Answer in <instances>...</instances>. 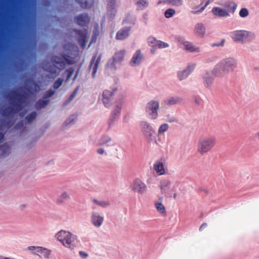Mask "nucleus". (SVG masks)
Wrapping results in <instances>:
<instances>
[{"label":"nucleus","mask_w":259,"mask_h":259,"mask_svg":"<svg viewBox=\"0 0 259 259\" xmlns=\"http://www.w3.org/2000/svg\"><path fill=\"white\" fill-rule=\"evenodd\" d=\"M103 217L101 216L97 212H93L91 216L92 223L96 227H100L103 224Z\"/></svg>","instance_id":"nucleus-22"},{"label":"nucleus","mask_w":259,"mask_h":259,"mask_svg":"<svg viewBox=\"0 0 259 259\" xmlns=\"http://www.w3.org/2000/svg\"><path fill=\"white\" fill-rule=\"evenodd\" d=\"M154 168L155 170L159 175H162L164 174L165 170L164 169V165L162 162L157 161L154 164Z\"/></svg>","instance_id":"nucleus-31"},{"label":"nucleus","mask_w":259,"mask_h":259,"mask_svg":"<svg viewBox=\"0 0 259 259\" xmlns=\"http://www.w3.org/2000/svg\"><path fill=\"white\" fill-rule=\"evenodd\" d=\"M159 108V102L156 100H151L148 102L145 106V112L150 119H156L158 116V110Z\"/></svg>","instance_id":"nucleus-3"},{"label":"nucleus","mask_w":259,"mask_h":259,"mask_svg":"<svg viewBox=\"0 0 259 259\" xmlns=\"http://www.w3.org/2000/svg\"><path fill=\"white\" fill-rule=\"evenodd\" d=\"M142 59V55L140 50H138L134 54L130 62L131 66H136L141 64Z\"/></svg>","instance_id":"nucleus-20"},{"label":"nucleus","mask_w":259,"mask_h":259,"mask_svg":"<svg viewBox=\"0 0 259 259\" xmlns=\"http://www.w3.org/2000/svg\"><path fill=\"white\" fill-rule=\"evenodd\" d=\"M148 15H149V13L147 12H145L143 15V19L145 21V24H147V22L148 19Z\"/></svg>","instance_id":"nucleus-64"},{"label":"nucleus","mask_w":259,"mask_h":259,"mask_svg":"<svg viewBox=\"0 0 259 259\" xmlns=\"http://www.w3.org/2000/svg\"><path fill=\"white\" fill-rule=\"evenodd\" d=\"M158 41V40H157L156 38L154 37H149L148 38V44L150 46L152 47H157V44H158L157 42Z\"/></svg>","instance_id":"nucleus-54"},{"label":"nucleus","mask_w":259,"mask_h":259,"mask_svg":"<svg viewBox=\"0 0 259 259\" xmlns=\"http://www.w3.org/2000/svg\"><path fill=\"white\" fill-rule=\"evenodd\" d=\"M169 128V125L167 123H163L160 125L158 130V133L159 135L164 134Z\"/></svg>","instance_id":"nucleus-49"},{"label":"nucleus","mask_w":259,"mask_h":259,"mask_svg":"<svg viewBox=\"0 0 259 259\" xmlns=\"http://www.w3.org/2000/svg\"><path fill=\"white\" fill-rule=\"evenodd\" d=\"M55 91L49 90L45 93L43 98L46 100H48V99L51 97L55 94Z\"/></svg>","instance_id":"nucleus-58"},{"label":"nucleus","mask_w":259,"mask_h":259,"mask_svg":"<svg viewBox=\"0 0 259 259\" xmlns=\"http://www.w3.org/2000/svg\"><path fill=\"white\" fill-rule=\"evenodd\" d=\"M124 50H120L116 52L113 55V58L117 63L121 62L124 59Z\"/></svg>","instance_id":"nucleus-37"},{"label":"nucleus","mask_w":259,"mask_h":259,"mask_svg":"<svg viewBox=\"0 0 259 259\" xmlns=\"http://www.w3.org/2000/svg\"><path fill=\"white\" fill-rule=\"evenodd\" d=\"M50 103V100L39 99L37 101L35 105V108L37 110L41 109L47 106Z\"/></svg>","instance_id":"nucleus-34"},{"label":"nucleus","mask_w":259,"mask_h":259,"mask_svg":"<svg viewBox=\"0 0 259 259\" xmlns=\"http://www.w3.org/2000/svg\"><path fill=\"white\" fill-rule=\"evenodd\" d=\"M63 79L61 78H58L54 83L53 88L56 90L58 89L62 84Z\"/></svg>","instance_id":"nucleus-59"},{"label":"nucleus","mask_w":259,"mask_h":259,"mask_svg":"<svg viewBox=\"0 0 259 259\" xmlns=\"http://www.w3.org/2000/svg\"><path fill=\"white\" fill-rule=\"evenodd\" d=\"M255 38V34L254 32L245 30V40L251 41Z\"/></svg>","instance_id":"nucleus-40"},{"label":"nucleus","mask_w":259,"mask_h":259,"mask_svg":"<svg viewBox=\"0 0 259 259\" xmlns=\"http://www.w3.org/2000/svg\"><path fill=\"white\" fill-rule=\"evenodd\" d=\"M136 5L137 6L138 10H143L149 6L148 0H134Z\"/></svg>","instance_id":"nucleus-30"},{"label":"nucleus","mask_w":259,"mask_h":259,"mask_svg":"<svg viewBox=\"0 0 259 259\" xmlns=\"http://www.w3.org/2000/svg\"><path fill=\"white\" fill-rule=\"evenodd\" d=\"M195 32L201 37L204 36L205 34L206 29L204 25L201 23H197L195 27Z\"/></svg>","instance_id":"nucleus-28"},{"label":"nucleus","mask_w":259,"mask_h":259,"mask_svg":"<svg viewBox=\"0 0 259 259\" xmlns=\"http://www.w3.org/2000/svg\"><path fill=\"white\" fill-rule=\"evenodd\" d=\"M131 29V27L130 26L122 27L116 33L115 38L117 40H123L125 39L129 36Z\"/></svg>","instance_id":"nucleus-19"},{"label":"nucleus","mask_w":259,"mask_h":259,"mask_svg":"<svg viewBox=\"0 0 259 259\" xmlns=\"http://www.w3.org/2000/svg\"><path fill=\"white\" fill-rule=\"evenodd\" d=\"M28 250L33 251L32 253L37 254L40 257H44L49 259L51 253V250L42 246H30L27 247Z\"/></svg>","instance_id":"nucleus-7"},{"label":"nucleus","mask_w":259,"mask_h":259,"mask_svg":"<svg viewBox=\"0 0 259 259\" xmlns=\"http://www.w3.org/2000/svg\"><path fill=\"white\" fill-rule=\"evenodd\" d=\"M211 12L216 16L221 17L229 16V12L220 7H213L211 10Z\"/></svg>","instance_id":"nucleus-23"},{"label":"nucleus","mask_w":259,"mask_h":259,"mask_svg":"<svg viewBox=\"0 0 259 259\" xmlns=\"http://www.w3.org/2000/svg\"><path fill=\"white\" fill-rule=\"evenodd\" d=\"M231 38L235 42L243 44L245 39V30H237L231 32Z\"/></svg>","instance_id":"nucleus-15"},{"label":"nucleus","mask_w":259,"mask_h":259,"mask_svg":"<svg viewBox=\"0 0 259 259\" xmlns=\"http://www.w3.org/2000/svg\"><path fill=\"white\" fill-rule=\"evenodd\" d=\"M79 254L80 255V256L82 258H87L89 256L88 254L86 252L83 251H79Z\"/></svg>","instance_id":"nucleus-63"},{"label":"nucleus","mask_w":259,"mask_h":259,"mask_svg":"<svg viewBox=\"0 0 259 259\" xmlns=\"http://www.w3.org/2000/svg\"><path fill=\"white\" fill-rule=\"evenodd\" d=\"M72 48L73 53L71 54L73 57H71L68 53H66V65H71L76 63V58L78 56L79 50L78 47L74 44L71 45Z\"/></svg>","instance_id":"nucleus-12"},{"label":"nucleus","mask_w":259,"mask_h":259,"mask_svg":"<svg viewBox=\"0 0 259 259\" xmlns=\"http://www.w3.org/2000/svg\"><path fill=\"white\" fill-rule=\"evenodd\" d=\"M170 184V182L168 180H163L161 181L160 188L162 194H166L167 193V191H168Z\"/></svg>","instance_id":"nucleus-29"},{"label":"nucleus","mask_w":259,"mask_h":259,"mask_svg":"<svg viewBox=\"0 0 259 259\" xmlns=\"http://www.w3.org/2000/svg\"><path fill=\"white\" fill-rule=\"evenodd\" d=\"M71 33H74V36L80 47L84 49L87 42V29H78L77 28H72Z\"/></svg>","instance_id":"nucleus-5"},{"label":"nucleus","mask_w":259,"mask_h":259,"mask_svg":"<svg viewBox=\"0 0 259 259\" xmlns=\"http://www.w3.org/2000/svg\"><path fill=\"white\" fill-rule=\"evenodd\" d=\"M93 202L103 208H105L110 204L108 201H99L96 199H93Z\"/></svg>","instance_id":"nucleus-47"},{"label":"nucleus","mask_w":259,"mask_h":259,"mask_svg":"<svg viewBox=\"0 0 259 259\" xmlns=\"http://www.w3.org/2000/svg\"><path fill=\"white\" fill-rule=\"evenodd\" d=\"M62 58H61L55 56L51 59L54 65L60 70L63 69L65 68V61L63 60V59H65V54H62Z\"/></svg>","instance_id":"nucleus-21"},{"label":"nucleus","mask_w":259,"mask_h":259,"mask_svg":"<svg viewBox=\"0 0 259 259\" xmlns=\"http://www.w3.org/2000/svg\"><path fill=\"white\" fill-rule=\"evenodd\" d=\"M118 90L117 88L115 87L112 89L111 91L105 90L102 93V103L104 106L109 108L111 106V101L115 92Z\"/></svg>","instance_id":"nucleus-8"},{"label":"nucleus","mask_w":259,"mask_h":259,"mask_svg":"<svg viewBox=\"0 0 259 259\" xmlns=\"http://www.w3.org/2000/svg\"><path fill=\"white\" fill-rule=\"evenodd\" d=\"M176 13V11L172 9L169 8L165 10L164 13V17L166 18H171Z\"/></svg>","instance_id":"nucleus-48"},{"label":"nucleus","mask_w":259,"mask_h":259,"mask_svg":"<svg viewBox=\"0 0 259 259\" xmlns=\"http://www.w3.org/2000/svg\"><path fill=\"white\" fill-rule=\"evenodd\" d=\"M132 189L134 192L142 194L146 192L147 186L140 179L136 178L133 181Z\"/></svg>","instance_id":"nucleus-11"},{"label":"nucleus","mask_w":259,"mask_h":259,"mask_svg":"<svg viewBox=\"0 0 259 259\" xmlns=\"http://www.w3.org/2000/svg\"><path fill=\"white\" fill-rule=\"evenodd\" d=\"M76 2L83 9H90L94 4V0H76Z\"/></svg>","instance_id":"nucleus-25"},{"label":"nucleus","mask_w":259,"mask_h":259,"mask_svg":"<svg viewBox=\"0 0 259 259\" xmlns=\"http://www.w3.org/2000/svg\"><path fill=\"white\" fill-rule=\"evenodd\" d=\"M29 82L32 85L33 88L29 87V88H27L26 90L29 92H31V90H32L33 92H36L39 89V87L37 84L32 80H30Z\"/></svg>","instance_id":"nucleus-50"},{"label":"nucleus","mask_w":259,"mask_h":259,"mask_svg":"<svg viewBox=\"0 0 259 259\" xmlns=\"http://www.w3.org/2000/svg\"><path fill=\"white\" fill-rule=\"evenodd\" d=\"M123 23H130V24H135V22L134 21L133 22L131 19H130V14H128L126 17L125 18V19L123 20Z\"/></svg>","instance_id":"nucleus-61"},{"label":"nucleus","mask_w":259,"mask_h":259,"mask_svg":"<svg viewBox=\"0 0 259 259\" xmlns=\"http://www.w3.org/2000/svg\"><path fill=\"white\" fill-rule=\"evenodd\" d=\"M2 124L0 123V143H1L4 139L5 133H3V126L5 124V121L4 120H2L1 121ZM6 125L8 127H10L11 126L12 124L11 121H9L7 123H6Z\"/></svg>","instance_id":"nucleus-36"},{"label":"nucleus","mask_w":259,"mask_h":259,"mask_svg":"<svg viewBox=\"0 0 259 259\" xmlns=\"http://www.w3.org/2000/svg\"><path fill=\"white\" fill-rule=\"evenodd\" d=\"M90 21V18L87 13H83L74 17V22L81 27L87 26Z\"/></svg>","instance_id":"nucleus-10"},{"label":"nucleus","mask_w":259,"mask_h":259,"mask_svg":"<svg viewBox=\"0 0 259 259\" xmlns=\"http://www.w3.org/2000/svg\"><path fill=\"white\" fill-rule=\"evenodd\" d=\"M215 145V139L213 137L204 138L199 140L198 144V152L201 154L208 152Z\"/></svg>","instance_id":"nucleus-4"},{"label":"nucleus","mask_w":259,"mask_h":259,"mask_svg":"<svg viewBox=\"0 0 259 259\" xmlns=\"http://www.w3.org/2000/svg\"><path fill=\"white\" fill-rule=\"evenodd\" d=\"M227 73L233 71L237 65V60L234 58L229 57L222 61Z\"/></svg>","instance_id":"nucleus-13"},{"label":"nucleus","mask_w":259,"mask_h":259,"mask_svg":"<svg viewBox=\"0 0 259 259\" xmlns=\"http://www.w3.org/2000/svg\"><path fill=\"white\" fill-rule=\"evenodd\" d=\"M17 102L13 104V106H9L3 109L2 114L7 117L18 113L23 109L22 104L26 100V96L23 94H18L14 92Z\"/></svg>","instance_id":"nucleus-1"},{"label":"nucleus","mask_w":259,"mask_h":259,"mask_svg":"<svg viewBox=\"0 0 259 259\" xmlns=\"http://www.w3.org/2000/svg\"><path fill=\"white\" fill-rule=\"evenodd\" d=\"M212 73L216 77H221L225 73H228L222 61L215 65L212 70Z\"/></svg>","instance_id":"nucleus-17"},{"label":"nucleus","mask_w":259,"mask_h":259,"mask_svg":"<svg viewBox=\"0 0 259 259\" xmlns=\"http://www.w3.org/2000/svg\"><path fill=\"white\" fill-rule=\"evenodd\" d=\"M184 46L185 47V49L190 52H194L196 51L197 49V48H196L192 43L188 41L184 42Z\"/></svg>","instance_id":"nucleus-41"},{"label":"nucleus","mask_w":259,"mask_h":259,"mask_svg":"<svg viewBox=\"0 0 259 259\" xmlns=\"http://www.w3.org/2000/svg\"><path fill=\"white\" fill-rule=\"evenodd\" d=\"M158 41V40H157L156 38L154 37H149L148 38V44L150 46L152 47H157V44H158L157 42Z\"/></svg>","instance_id":"nucleus-55"},{"label":"nucleus","mask_w":259,"mask_h":259,"mask_svg":"<svg viewBox=\"0 0 259 259\" xmlns=\"http://www.w3.org/2000/svg\"><path fill=\"white\" fill-rule=\"evenodd\" d=\"M101 57H102V56L101 55H100L97 57V53H96L95 54H94L92 57L89 67H90V68H91L92 67V66L93 65V72L92 73V76L93 78L95 77V75H96V74L97 70H98L99 63L100 62Z\"/></svg>","instance_id":"nucleus-16"},{"label":"nucleus","mask_w":259,"mask_h":259,"mask_svg":"<svg viewBox=\"0 0 259 259\" xmlns=\"http://www.w3.org/2000/svg\"><path fill=\"white\" fill-rule=\"evenodd\" d=\"M112 141L111 138L106 134L103 135L101 136L100 138L99 139L98 143L97 145L98 146H113L114 144H113L112 145L109 144V143Z\"/></svg>","instance_id":"nucleus-24"},{"label":"nucleus","mask_w":259,"mask_h":259,"mask_svg":"<svg viewBox=\"0 0 259 259\" xmlns=\"http://www.w3.org/2000/svg\"><path fill=\"white\" fill-rule=\"evenodd\" d=\"M57 239L60 241L63 245H65V231L61 230L56 235Z\"/></svg>","instance_id":"nucleus-43"},{"label":"nucleus","mask_w":259,"mask_h":259,"mask_svg":"<svg viewBox=\"0 0 259 259\" xmlns=\"http://www.w3.org/2000/svg\"><path fill=\"white\" fill-rule=\"evenodd\" d=\"M36 115L37 113L36 112L33 111L31 112L30 114H29L25 118V121L27 123L31 122L35 119Z\"/></svg>","instance_id":"nucleus-44"},{"label":"nucleus","mask_w":259,"mask_h":259,"mask_svg":"<svg viewBox=\"0 0 259 259\" xmlns=\"http://www.w3.org/2000/svg\"><path fill=\"white\" fill-rule=\"evenodd\" d=\"M78 242L79 241L76 235L69 231H66V248L73 249L77 246Z\"/></svg>","instance_id":"nucleus-9"},{"label":"nucleus","mask_w":259,"mask_h":259,"mask_svg":"<svg viewBox=\"0 0 259 259\" xmlns=\"http://www.w3.org/2000/svg\"><path fill=\"white\" fill-rule=\"evenodd\" d=\"M176 39L178 42L182 44L183 45H184V42L187 41L185 40L184 37L181 36L176 37Z\"/></svg>","instance_id":"nucleus-62"},{"label":"nucleus","mask_w":259,"mask_h":259,"mask_svg":"<svg viewBox=\"0 0 259 259\" xmlns=\"http://www.w3.org/2000/svg\"><path fill=\"white\" fill-rule=\"evenodd\" d=\"M166 4L173 6L180 7L183 4V0H165Z\"/></svg>","instance_id":"nucleus-39"},{"label":"nucleus","mask_w":259,"mask_h":259,"mask_svg":"<svg viewBox=\"0 0 259 259\" xmlns=\"http://www.w3.org/2000/svg\"><path fill=\"white\" fill-rule=\"evenodd\" d=\"M195 64H189L187 67L183 70H180L177 72V77L178 79L182 81L186 78L190 74L195 68Z\"/></svg>","instance_id":"nucleus-14"},{"label":"nucleus","mask_w":259,"mask_h":259,"mask_svg":"<svg viewBox=\"0 0 259 259\" xmlns=\"http://www.w3.org/2000/svg\"><path fill=\"white\" fill-rule=\"evenodd\" d=\"M78 118V114L77 113H73L70 115L67 119H66V128L70 125L75 124Z\"/></svg>","instance_id":"nucleus-32"},{"label":"nucleus","mask_w":259,"mask_h":259,"mask_svg":"<svg viewBox=\"0 0 259 259\" xmlns=\"http://www.w3.org/2000/svg\"><path fill=\"white\" fill-rule=\"evenodd\" d=\"M192 99L193 102L195 103V104L196 105H197L198 106H200L203 105V100L198 95L192 96Z\"/></svg>","instance_id":"nucleus-45"},{"label":"nucleus","mask_w":259,"mask_h":259,"mask_svg":"<svg viewBox=\"0 0 259 259\" xmlns=\"http://www.w3.org/2000/svg\"><path fill=\"white\" fill-rule=\"evenodd\" d=\"M123 101L122 99H119L117 101V105L111 111L110 116L108 121V129L110 128L113 125L114 122L119 118L121 112Z\"/></svg>","instance_id":"nucleus-6"},{"label":"nucleus","mask_w":259,"mask_h":259,"mask_svg":"<svg viewBox=\"0 0 259 259\" xmlns=\"http://www.w3.org/2000/svg\"><path fill=\"white\" fill-rule=\"evenodd\" d=\"M239 16L241 18H245L249 15V11L246 8H242L239 13Z\"/></svg>","instance_id":"nucleus-53"},{"label":"nucleus","mask_w":259,"mask_h":259,"mask_svg":"<svg viewBox=\"0 0 259 259\" xmlns=\"http://www.w3.org/2000/svg\"><path fill=\"white\" fill-rule=\"evenodd\" d=\"M209 1L210 0H207L205 5L203 6H201L200 7V6L203 4V2H201L199 6H197L193 10L191 11V13L193 14H198L202 12L207 7V6L209 5Z\"/></svg>","instance_id":"nucleus-33"},{"label":"nucleus","mask_w":259,"mask_h":259,"mask_svg":"<svg viewBox=\"0 0 259 259\" xmlns=\"http://www.w3.org/2000/svg\"><path fill=\"white\" fill-rule=\"evenodd\" d=\"M183 101V99L179 96H173L169 98L165 101V103L169 106L176 105L180 103Z\"/></svg>","instance_id":"nucleus-27"},{"label":"nucleus","mask_w":259,"mask_h":259,"mask_svg":"<svg viewBox=\"0 0 259 259\" xmlns=\"http://www.w3.org/2000/svg\"><path fill=\"white\" fill-rule=\"evenodd\" d=\"M225 41H226L225 39V38H223L219 42H213V43L210 44V46L211 47H213H213H223L225 45Z\"/></svg>","instance_id":"nucleus-56"},{"label":"nucleus","mask_w":259,"mask_h":259,"mask_svg":"<svg viewBox=\"0 0 259 259\" xmlns=\"http://www.w3.org/2000/svg\"><path fill=\"white\" fill-rule=\"evenodd\" d=\"M117 63L116 61L112 57L111 59H110L107 62L106 67L109 68H115V64Z\"/></svg>","instance_id":"nucleus-52"},{"label":"nucleus","mask_w":259,"mask_h":259,"mask_svg":"<svg viewBox=\"0 0 259 259\" xmlns=\"http://www.w3.org/2000/svg\"><path fill=\"white\" fill-rule=\"evenodd\" d=\"M225 7L228 11L233 14L237 9V4L233 1H229L225 3Z\"/></svg>","instance_id":"nucleus-35"},{"label":"nucleus","mask_w":259,"mask_h":259,"mask_svg":"<svg viewBox=\"0 0 259 259\" xmlns=\"http://www.w3.org/2000/svg\"><path fill=\"white\" fill-rule=\"evenodd\" d=\"M141 132L144 138L149 143L157 144V134L152 124L146 120L140 122Z\"/></svg>","instance_id":"nucleus-2"},{"label":"nucleus","mask_w":259,"mask_h":259,"mask_svg":"<svg viewBox=\"0 0 259 259\" xmlns=\"http://www.w3.org/2000/svg\"><path fill=\"white\" fill-rule=\"evenodd\" d=\"M115 0H109L107 4V11L110 17L113 18L115 15Z\"/></svg>","instance_id":"nucleus-26"},{"label":"nucleus","mask_w":259,"mask_h":259,"mask_svg":"<svg viewBox=\"0 0 259 259\" xmlns=\"http://www.w3.org/2000/svg\"><path fill=\"white\" fill-rule=\"evenodd\" d=\"M157 47L158 49H162L169 47V45L168 43L158 40L157 42Z\"/></svg>","instance_id":"nucleus-57"},{"label":"nucleus","mask_w":259,"mask_h":259,"mask_svg":"<svg viewBox=\"0 0 259 259\" xmlns=\"http://www.w3.org/2000/svg\"><path fill=\"white\" fill-rule=\"evenodd\" d=\"M65 200V194L62 193L57 199V203L59 204L64 202Z\"/></svg>","instance_id":"nucleus-60"},{"label":"nucleus","mask_w":259,"mask_h":259,"mask_svg":"<svg viewBox=\"0 0 259 259\" xmlns=\"http://www.w3.org/2000/svg\"><path fill=\"white\" fill-rule=\"evenodd\" d=\"M74 72V69L72 67L66 69V82L70 79Z\"/></svg>","instance_id":"nucleus-51"},{"label":"nucleus","mask_w":259,"mask_h":259,"mask_svg":"<svg viewBox=\"0 0 259 259\" xmlns=\"http://www.w3.org/2000/svg\"><path fill=\"white\" fill-rule=\"evenodd\" d=\"M203 82L204 86L207 88H210L214 81V78L212 73L209 71H206L202 75Z\"/></svg>","instance_id":"nucleus-18"},{"label":"nucleus","mask_w":259,"mask_h":259,"mask_svg":"<svg viewBox=\"0 0 259 259\" xmlns=\"http://www.w3.org/2000/svg\"><path fill=\"white\" fill-rule=\"evenodd\" d=\"M155 206L157 211L160 213H165L166 212L165 207L161 202H156Z\"/></svg>","instance_id":"nucleus-46"},{"label":"nucleus","mask_w":259,"mask_h":259,"mask_svg":"<svg viewBox=\"0 0 259 259\" xmlns=\"http://www.w3.org/2000/svg\"><path fill=\"white\" fill-rule=\"evenodd\" d=\"M0 151L2 152V156L5 157L7 155L9 154L11 149L8 144L7 143H5L0 146Z\"/></svg>","instance_id":"nucleus-38"},{"label":"nucleus","mask_w":259,"mask_h":259,"mask_svg":"<svg viewBox=\"0 0 259 259\" xmlns=\"http://www.w3.org/2000/svg\"><path fill=\"white\" fill-rule=\"evenodd\" d=\"M79 86H77L69 97L66 100V105L70 103L76 96Z\"/></svg>","instance_id":"nucleus-42"}]
</instances>
